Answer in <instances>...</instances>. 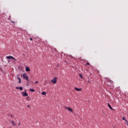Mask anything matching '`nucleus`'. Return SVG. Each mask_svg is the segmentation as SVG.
Instances as JSON below:
<instances>
[{"mask_svg":"<svg viewBox=\"0 0 128 128\" xmlns=\"http://www.w3.org/2000/svg\"><path fill=\"white\" fill-rule=\"evenodd\" d=\"M23 78L27 80V82H29L28 76L26 74H23Z\"/></svg>","mask_w":128,"mask_h":128,"instance_id":"obj_1","label":"nucleus"},{"mask_svg":"<svg viewBox=\"0 0 128 128\" xmlns=\"http://www.w3.org/2000/svg\"><path fill=\"white\" fill-rule=\"evenodd\" d=\"M51 82H52V84H56V78H54V79L51 80Z\"/></svg>","mask_w":128,"mask_h":128,"instance_id":"obj_2","label":"nucleus"},{"mask_svg":"<svg viewBox=\"0 0 128 128\" xmlns=\"http://www.w3.org/2000/svg\"><path fill=\"white\" fill-rule=\"evenodd\" d=\"M106 82H110L111 84H112V80H110L108 78H105Z\"/></svg>","mask_w":128,"mask_h":128,"instance_id":"obj_3","label":"nucleus"},{"mask_svg":"<svg viewBox=\"0 0 128 128\" xmlns=\"http://www.w3.org/2000/svg\"><path fill=\"white\" fill-rule=\"evenodd\" d=\"M6 58L8 60H10V58H12L13 60H16L14 58L12 57V56H6Z\"/></svg>","mask_w":128,"mask_h":128,"instance_id":"obj_4","label":"nucleus"},{"mask_svg":"<svg viewBox=\"0 0 128 128\" xmlns=\"http://www.w3.org/2000/svg\"><path fill=\"white\" fill-rule=\"evenodd\" d=\"M66 110H69V112H72V108L66 107Z\"/></svg>","mask_w":128,"mask_h":128,"instance_id":"obj_5","label":"nucleus"},{"mask_svg":"<svg viewBox=\"0 0 128 128\" xmlns=\"http://www.w3.org/2000/svg\"><path fill=\"white\" fill-rule=\"evenodd\" d=\"M16 90H24V88L22 87H16Z\"/></svg>","mask_w":128,"mask_h":128,"instance_id":"obj_6","label":"nucleus"},{"mask_svg":"<svg viewBox=\"0 0 128 128\" xmlns=\"http://www.w3.org/2000/svg\"><path fill=\"white\" fill-rule=\"evenodd\" d=\"M10 124H11L12 126H16V123H14V120L10 121Z\"/></svg>","mask_w":128,"mask_h":128,"instance_id":"obj_7","label":"nucleus"},{"mask_svg":"<svg viewBox=\"0 0 128 128\" xmlns=\"http://www.w3.org/2000/svg\"><path fill=\"white\" fill-rule=\"evenodd\" d=\"M22 94H23V96H28L26 92H22Z\"/></svg>","mask_w":128,"mask_h":128,"instance_id":"obj_8","label":"nucleus"},{"mask_svg":"<svg viewBox=\"0 0 128 128\" xmlns=\"http://www.w3.org/2000/svg\"><path fill=\"white\" fill-rule=\"evenodd\" d=\"M17 78L18 80V84H20V82H22V80H20V78H18V75L17 76Z\"/></svg>","mask_w":128,"mask_h":128,"instance_id":"obj_9","label":"nucleus"},{"mask_svg":"<svg viewBox=\"0 0 128 128\" xmlns=\"http://www.w3.org/2000/svg\"><path fill=\"white\" fill-rule=\"evenodd\" d=\"M108 106L110 108V110H113L114 109H112V106H110V103H108Z\"/></svg>","mask_w":128,"mask_h":128,"instance_id":"obj_10","label":"nucleus"},{"mask_svg":"<svg viewBox=\"0 0 128 128\" xmlns=\"http://www.w3.org/2000/svg\"><path fill=\"white\" fill-rule=\"evenodd\" d=\"M30 69L28 68V67H26V72H30Z\"/></svg>","mask_w":128,"mask_h":128,"instance_id":"obj_11","label":"nucleus"},{"mask_svg":"<svg viewBox=\"0 0 128 128\" xmlns=\"http://www.w3.org/2000/svg\"><path fill=\"white\" fill-rule=\"evenodd\" d=\"M76 90H77V92H80V90H82L81 88H77L76 87L75 88Z\"/></svg>","mask_w":128,"mask_h":128,"instance_id":"obj_12","label":"nucleus"},{"mask_svg":"<svg viewBox=\"0 0 128 128\" xmlns=\"http://www.w3.org/2000/svg\"><path fill=\"white\" fill-rule=\"evenodd\" d=\"M30 92H34V90L32 89V88H30Z\"/></svg>","mask_w":128,"mask_h":128,"instance_id":"obj_13","label":"nucleus"},{"mask_svg":"<svg viewBox=\"0 0 128 128\" xmlns=\"http://www.w3.org/2000/svg\"><path fill=\"white\" fill-rule=\"evenodd\" d=\"M42 94H43V96H46V92H42Z\"/></svg>","mask_w":128,"mask_h":128,"instance_id":"obj_14","label":"nucleus"},{"mask_svg":"<svg viewBox=\"0 0 128 128\" xmlns=\"http://www.w3.org/2000/svg\"><path fill=\"white\" fill-rule=\"evenodd\" d=\"M79 76L80 78H82V75L81 74H79Z\"/></svg>","mask_w":128,"mask_h":128,"instance_id":"obj_15","label":"nucleus"},{"mask_svg":"<svg viewBox=\"0 0 128 128\" xmlns=\"http://www.w3.org/2000/svg\"><path fill=\"white\" fill-rule=\"evenodd\" d=\"M12 23H13V24H16V22H14V21H11Z\"/></svg>","mask_w":128,"mask_h":128,"instance_id":"obj_16","label":"nucleus"},{"mask_svg":"<svg viewBox=\"0 0 128 128\" xmlns=\"http://www.w3.org/2000/svg\"><path fill=\"white\" fill-rule=\"evenodd\" d=\"M122 120H125L126 118H124V116L122 117Z\"/></svg>","mask_w":128,"mask_h":128,"instance_id":"obj_17","label":"nucleus"},{"mask_svg":"<svg viewBox=\"0 0 128 128\" xmlns=\"http://www.w3.org/2000/svg\"><path fill=\"white\" fill-rule=\"evenodd\" d=\"M90 63H86V65H88V66H90Z\"/></svg>","mask_w":128,"mask_h":128,"instance_id":"obj_18","label":"nucleus"},{"mask_svg":"<svg viewBox=\"0 0 128 128\" xmlns=\"http://www.w3.org/2000/svg\"><path fill=\"white\" fill-rule=\"evenodd\" d=\"M38 84V81H36V82H35V84Z\"/></svg>","mask_w":128,"mask_h":128,"instance_id":"obj_19","label":"nucleus"},{"mask_svg":"<svg viewBox=\"0 0 128 128\" xmlns=\"http://www.w3.org/2000/svg\"><path fill=\"white\" fill-rule=\"evenodd\" d=\"M124 120H125L126 122H128V120H126L125 119Z\"/></svg>","mask_w":128,"mask_h":128,"instance_id":"obj_20","label":"nucleus"},{"mask_svg":"<svg viewBox=\"0 0 128 128\" xmlns=\"http://www.w3.org/2000/svg\"><path fill=\"white\" fill-rule=\"evenodd\" d=\"M30 40H32V38H30Z\"/></svg>","mask_w":128,"mask_h":128,"instance_id":"obj_21","label":"nucleus"},{"mask_svg":"<svg viewBox=\"0 0 128 128\" xmlns=\"http://www.w3.org/2000/svg\"><path fill=\"white\" fill-rule=\"evenodd\" d=\"M20 122H19L18 126H20Z\"/></svg>","mask_w":128,"mask_h":128,"instance_id":"obj_22","label":"nucleus"},{"mask_svg":"<svg viewBox=\"0 0 128 128\" xmlns=\"http://www.w3.org/2000/svg\"><path fill=\"white\" fill-rule=\"evenodd\" d=\"M128 124V122L127 121V122H126V124Z\"/></svg>","mask_w":128,"mask_h":128,"instance_id":"obj_23","label":"nucleus"},{"mask_svg":"<svg viewBox=\"0 0 128 128\" xmlns=\"http://www.w3.org/2000/svg\"><path fill=\"white\" fill-rule=\"evenodd\" d=\"M90 82V80H88V82Z\"/></svg>","mask_w":128,"mask_h":128,"instance_id":"obj_24","label":"nucleus"},{"mask_svg":"<svg viewBox=\"0 0 128 128\" xmlns=\"http://www.w3.org/2000/svg\"><path fill=\"white\" fill-rule=\"evenodd\" d=\"M28 108H30V106H27Z\"/></svg>","mask_w":128,"mask_h":128,"instance_id":"obj_25","label":"nucleus"},{"mask_svg":"<svg viewBox=\"0 0 128 128\" xmlns=\"http://www.w3.org/2000/svg\"><path fill=\"white\" fill-rule=\"evenodd\" d=\"M10 116H11L12 118L13 116H12V115H11Z\"/></svg>","mask_w":128,"mask_h":128,"instance_id":"obj_26","label":"nucleus"},{"mask_svg":"<svg viewBox=\"0 0 128 128\" xmlns=\"http://www.w3.org/2000/svg\"><path fill=\"white\" fill-rule=\"evenodd\" d=\"M8 62H10V61L9 60V61H8Z\"/></svg>","mask_w":128,"mask_h":128,"instance_id":"obj_27","label":"nucleus"},{"mask_svg":"<svg viewBox=\"0 0 128 128\" xmlns=\"http://www.w3.org/2000/svg\"><path fill=\"white\" fill-rule=\"evenodd\" d=\"M127 126H128V124H127Z\"/></svg>","mask_w":128,"mask_h":128,"instance_id":"obj_28","label":"nucleus"}]
</instances>
